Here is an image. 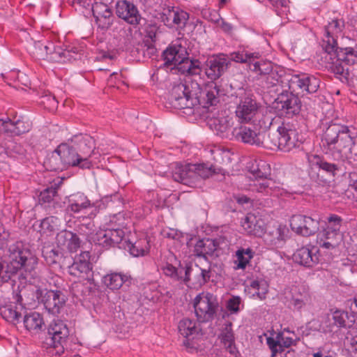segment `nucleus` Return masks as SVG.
Returning <instances> with one entry per match:
<instances>
[{"label": "nucleus", "mask_w": 357, "mask_h": 357, "mask_svg": "<svg viewBox=\"0 0 357 357\" xmlns=\"http://www.w3.org/2000/svg\"><path fill=\"white\" fill-rule=\"evenodd\" d=\"M8 252L9 262L0 256V283L15 281L19 271L23 269L30 273L38 264L37 257L21 241L10 245Z\"/></svg>", "instance_id": "1"}, {"label": "nucleus", "mask_w": 357, "mask_h": 357, "mask_svg": "<svg viewBox=\"0 0 357 357\" xmlns=\"http://www.w3.org/2000/svg\"><path fill=\"white\" fill-rule=\"evenodd\" d=\"M255 177L250 184V189L264 196H278L282 189L275 181L268 178L271 174L270 165L264 160H255L248 167Z\"/></svg>", "instance_id": "2"}, {"label": "nucleus", "mask_w": 357, "mask_h": 357, "mask_svg": "<svg viewBox=\"0 0 357 357\" xmlns=\"http://www.w3.org/2000/svg\"><path fill=\"white\" fill-rule=\"evenodd\" d=\"M303 142V137L297 130L292 128L288 124H282L275 132L267 133L266 149L271 150L278 149L289 152L298 148Z\"/></svg>", "instance_id": "3"}, {"label": "nucleus", "mask_w": 357, "mask_h": 357, "mask_svg": "<svg viewBox=\"0 0 357 357\" xmlns=\"http://www.w3.org/2000/svg\"><path fill=\"white\" fill-rule=\"evenodd\" d=\"M45 163L51 171H63L69 167L81 168V161L70 139L60 144Z\"/></svg>", "instance_id": "4"}, {"label": "nucleus", "mask_w": 357, "mask_h": 357, "mask_svg": "<svg viewBox=\"0 0 357 357\" xmlns=\"http://www.w3.org/2000/svg\"><path fill=\"white\" fill-rule=\"evenodd\" d=\"M218 173L215 168L206 164H180V193L188 192L183 187H195L199 178L206 179Z\"/></svg>", "instance_id": "5"}, {"label": "nucleus", "mask_w": 357, "mask_h": 357, "mask_svg": "<svg viewBox=\"0 0 357 357\" xmlns=\"http://www.w3.org/2000/svg\"><path fill=\"white\" fill-rule=\"evenodd\" d=\"M68 2L77 9L83 7L91 10L98 29L107 30L113 24L114 16L112 8L106 3L93 0H68Z\"/></svg>", "instance_id": "6"}, {"label": "nucleus", "mask_w": 357, "mask_h": 357, "mask_svg": "<svg viewBox=\"0 0 357 357\" xmlns=\"http://www.w3.org/2000/svg\"><path fill=\"white\" fill-rule=\"evenodd\" d=\"M281 82L286 90L297 96L304 92L314 93L317 91L320 84L319 79L307 74L284 75Z\"/></svg>", "instance_id": "7"}, {"label": "nucleus", "mask_w": 357, "mask_h": 357, "mask_svg": "<svg viewBox=\"0 0 357 357\" xmlns=\"http://www.w3.org/2000/svg\"><path fill=\"white\" fill-rule=\"evenodd\" d=\"M307 160L312 169H318L316 177L312 175V178L321 185H325L333 181L341 170L338 163L328 162L323 156L316 154L308 155Z\"/></svg>", "instance_id": "8"}, {"label": "nucleus", "mask_w": 357, "mask_h": 357, "mask_svg": "<svg viewBox=\"0 0 357 357\" xmlns=\"http://www.w3.org/2000/svg\"><path fill=\"white\" fill-rule=\"evenodd\" d=\"M69 335V330L66 324L56 320L51 323L47 328V333L43 342L46 349H53L56 355L64 352V344Z\"/></svg>", "instance_id": "9"}, {"label": "nucleus", "mask_w": 357, "mask_h": 357, "mask_svg": "<svg viewBox=\"0 0 357 357\" xmlns=\"http://www.w3.org/2000/svg\"><path fill=\"white\" fill-rule=\"evenodd\" d=\"M286 89V88L280 89L273 105L279 116L289 119L300 113L301 102L297 95Z\"/></svg>", "instance_id": "10"}, {"label": "nucleus", "mask_w": 357, "mask_h": 357, "mask_svg": "<svg viewBox=\"0 0 357 357\" xmlns=\"http://www.w3.org/2000/svg\"><path fill=\"white\" fill-rule=\"evenodd\" d=\"M70 139L81 161V169H90L93 165L91 158L96 153L93 138L88 135L79 134Z\"/></svg>", "instance_id": "11"}, {"label": "nucleus", "mask_w": 357, "mask_h": 357, "mask_svg": "<svg viewBox=\"0 0 357 357\" xmlns=\"http://www.w3.org/2000/svg\"><path fill=\"white\" fill-rule=\"evenodd\" d=\"M218 307L217 296L208 292L199 294L195 299V311L198 319L202 322L213 320Z\"/></svg>", "instance_id": "12"}, {"label": "nucleus", "mask_w": 357, "mask_h": 357, "mask_svg": "<svg viewBox=\"0 0 357 357\" xmlns=\"http://www.w3.org/2000/svg\"><path fill=\"white\" fill-rule=\"evenodd\" d=\"M200 72V61L195 59L190 48V42L180 37V74L192 76L199 75Z\"/></svg>", "instance_id": "13"}, {"label": "nucleus", "mask_w": 357, "mask_h": 357, "mask_svg": "<svg viewBox=\"0 0 357 357\" xmlns=\"http://www.w3.org/2000/svg\"><path fill=\"white\" fill-rule=\"evenodd\" d=\"M267 133L261 132L253 125L241 126L233 130V135L238 141L264 148L267 142Z\"/></svg>", "instance_id": "14"}, {"label": "nucleus", "mask_w": 357, "mask_h": 357, "mask_svg": "<svg viewBox=\"0 0 357 357\" xmlns=\"http://www.w3.org/2000/svg\"><path fill=\"white\" fill-rule=\"evenodd\" d=\"M230 66L227 54L220 53L207 59L204 63V70L208 79L215 81L222 76Z\"/></svg>", "instance_id": "15"}, {"label": "nucleus", "mask_w": 357, "mask_h": 357, "mask_svg": "<svg viewBox=\"0 0 357 357\" xmlns=\"http://www.w3.org/2000/svg\"><path fill=\"white\" fill-rule=\"evenodd\" d=\"M181 90L183 95L180 96V110L183 109V113L190 115L194 113L193 107L199 102V85L196 82L185 81V83H180Z\"/></svg>", "instance_id": "16"}, {"label": "nucleus", "mask_w": 357, "mask_h": 357, "mask_svg": "<svg viewBox=\"0 0 357 357\" xmlns=\"http://www.w3.org/2000/svg\"><path fill=\"white\" fill-rule=\"evenodd\" d=\"M259 105L250 93L244 92L239 98V102L236 109V115L241 122L248 123L256 115Z\"/></svg>", "instance_id": "17"}, {"label": "nucleus", "mask_w": 357, "mask_h": 357, "mask_svg": "<svg viewBox=\"0 0 357 357\" xmlns=\"http://www.w3.org/2000/svg\"><path fill=\"white\" fill-rule=\"evenodd\" d=\"M344 27L342 20L335 19L325 26V34L323 39V48L327 56H331L332 52L337 45V38L341 34Z\"/></svg>", "instance_id": "18"}, {"label": "nucleus", "mask_w": 357, "mask_h": 357, "mask_svg": "<svg viewBox=\"0 0 357 357\" xmlns=\"http://www.w3.org/2000/svg\"><path fill=\"white\" fill-rule=\"evenodd\" d=\"M66 298L61 291L43 289L40 303H43L46 310L52 314H59L65 305Z\"/></svg>", "instance_id": "19"}, {"label": "nucleus", "mask_w": 357, "mask_h": 357, "mask_svg": "<svg viewBox=\"0 0 357 357\" xmlns=\"http://www.w3.org/2000/svg\"><path fill=\"white\" fill-rule=\"evenodd\" d=\"M90 257L89 252H82L75 258L74 262L68 266V273L70 275L77 278L82 277L87 280H91L93 277V265L89 261Z\"/></svg>", "instance_id": "20"}, {"label": "nucleus", "mask_w": 357, "mask_h": 357, "mask_svg": "<svg viewBox=\"0 0 357 357\" xmlns=\"http://www.w3.org/2000/svg\"><path fill=\"white\" fill-rule=\"evenodd\" d=\"M116 13L119 17L130 24H139L142 21H145L139 14L135 5L130 1H118L116 5Z\"/></svg>", "instance_id": "21"}, {"label": "nucleus", "mask_w": 357, "mask_h": 357, "mask_svg": "<svg viewBox=\"0 0 357 357\" xmlns=\"http://www.w3.org/2000/svg\"><path fill=\"white\" fill-rule=\"evenodd\" d=\"M198 333L196 321L187 318L180 321V335L184 337L183 345L187 350L191 351L197 348V343L195 339Z\"/></svg>", "instance_id": "22"}, {"label": "nucleus", "mask_w": 357, "mask_h": 357, "mask_svg": "<svg viewBox=\"0 0 357 357\" xmlns=\"http://www.w3.org/2000/svg\"><path fill=\"white\" fill-rule=\"evenodd\" d=\"M96 236V237H93V241L107 249L121 243L124 239L125 232L123 229L119 228L109 229L97 233Z\"/></svg>", "instance_id": "23"}, {"label": "nucleus", "mask_w": 357, "mask_h": 357, "mask_svg": "<svg viewBox=\"0 0 357 357\" xmlns=\"http://www.w3.org/2000/svg\"><path fill=\"white\" fill-rule=\"evenodd\" d=\"M194 252L197 257L206 260L215 259L220 255L219 242L217 239L208 238L200 239L196 243Z\"/></svg>", "instance_id": "24"}, {"label": "nucleus", "mask_w": 357, "mask_h": 357, "mask_svg": "<svg viewBox=\"0 0 357 357\" xmlns=\"http://www.w3.org/2000/svg\"><path fill=\"white\" fill-rule=\"evenodd\" d=\"M288 233L289 229L286 226L279 225L264 233V240L266 244L273 249L282 248L286 242Z\"/></svg>", "instance_id": "25"}, {"label": "nucleus", "mask_w": 357, "mask_h": 357, "mask_svg": "<svg viewBox=\"0 0 357 357\" xmlns=\"http://www.w3.org/2000/svg\"><path fill=\"white\" fill-rule=\"evenodd\" d=\"M57 188L51 186L40 192L39 195V203L44 204L46 211L50 214H55L58 209L61 208L59 202L57 201Z\"/></svg>", "instance_id": "26"}, {"label": "nucleus", "mask_w": 357, "mask_h": 357, "mask_svg": "<svg viewBox=\"0 0 357 357\" xmlns=\"http://www.w3.org/2000/svg\"><path fill=\"white\" fill-rule=\"evenodd\" d=\"M317 252L318 249L315 247H312V248L302 247L298 249L293 255V259L296 263L301 265L312 267L319 261V257L317 255Z\"/></svg>", "instance_id": "27"}, {"label": "nucleus", "mask_w": 357, "mask_h": 357, "mask_svg": "<svg viewBox=\"0 0 357 357\" xmlns=\"http://www.w3.org/2000/svg\"><path fill=\"white\" fill-rule=\"evenodd\" d=\"M42 291L43 289L29 284L21 289L19 294H17L14 298L17 303L23 304L25 307V305H31L36 301L40 303Z\"/></svg>", "instance_id": "28"}, {"label": "nucleus", "mask_w": 357, "mask_h": 357, "mask_svg": "<svg viewBox=\"0 0 357 357\" xmlns=\"http://www.w3.org/2000/svg\"><path fill=\"white\" fill-rule=\"evenodd\" d=\"M70 204L68 206V210L73 213H79L82 211L92 208V211L89 214V217L92 218L94 217L97 212V208L95 207L94 204H91V201L82 193H78L74 195L70 199Z\"/></svg>", "instance_id": "29"}, {"label": "nucleus", "mask_w": 357, "mask_h": 357, "mask_svg": "<svg viewBox=\"0 0 357 357\" xmlns=\"http://www.w3.org/2000/svg\"><path fill=\"white\" fill-rule=\"evenodd\" d=\"M348 318L347 313L343 310H337L328 314L324 321V326L321 325L319 328V331L323 333L332 332L333 327L337 328L345 327L346 320Z\"/></svg>", "instance_id": "30"}, {"label": "nucleus", "mask_w": 357, "mask_h": 357, "mask_svg": "<svg viewBox=\"0 0 357 357\" xmlns=\"http://www.w3.org/2000/svg\"><path fill=\"white\" fill-rule=\"evenodd\" d=\"M25 312L23 304L15 302H10L0 307V314L7 321L14 324L17 323L22 314Z\"/></svg>", "instance_id": "31"}, {"label": "nucleus", "mask_w": 357, "mask_h": 357, "mask_svg": "<svg viewBox=\"0 0 357 357\" xmlns=\"http://www.w3.org/2000/svg\"><path fill=\"white\" fill-rule=\"evenodd\" d=\"M347 130V126L339 124H333L329 126L322 136L321 142L323 146L324 147L326 146L329 149H333L335 144H337L338 137H340L342 131Z\"/></svg>", "instance_id": "32"}, {"label": "nucleus", "mask_w": 357, "mask_h": 357, "mask_svg": "<svg viewBox=\"0 0 357 357\" xmlns=\"http://www.w3.org/2000/svg\"><path fill=\"white\" fill-rule=\"evenodd\" d=\"M178 54V49L176 45H169L163 51L162 57L164 60V67L167 71L173 74L178 72V62L176 56Z\"/></svg>", "instance_id": "33"}, {"label": "nucleus", "mask_w": 357, "mask_h": 357, "mask_svg": "<svg viewBox=\"0 0 357 357\" xmlns=\"http://www.w3.org/2000/svg\"><path fill=\"white\" fill-rule=\"evenodd\" d=\"M243 229L250 235L261 236L264 233V222L253 214H248L242 222Z\"/></svg>", "instance_id": "34"}, {"label": "nucleus", "mask_w": 357, "mask_h": 357, "mask_svg": "<svg viewBox=\"0 0 357 357\" xmlns=\"http://www.w3.org/2000/svg\"><path fill=\"white\" fill-rule=\"evenodd\" d=\"M208 125L216 135H223L229 128V119L223 112L218 113L217 116L210 117Z\"/></svg>", "instance_id": "35"}, {"label": "nucleus", "mask_w": 357, "mask_h": 357, "mask_svg": "<svg viewBox=\"0 0 357 357\" xmlns=\"http://www.w3.org/2000/svg\"><path fill=\"white\" fill-rule=\"evenodd\" d=\"M56 241L59 244L65 245L67 244V248L70 252H74L80 246V240L77 235L70 231H62L57 234Z\"/></svg>", "instance_id": "36"}, {"label": "nucleus", "mask_w": 357, "mask_h": 357, "mask_svg": "<svg viewBox=\"0 0 357 357\" xmlns=\"http://www.w3.org/2000/svg\"><path fill=\"white\" fill-rule=\"evenodd\" d=\"M335 56L336 58L344 61L347 65H354L357 63V50L351 47L340 48L335 47V50L332 52L330 59H332V56ZM327 55L326 59H327Z\"/></svg>", "instance_id": "37"}, {"label": "nucleus", "mask_w": 357, "mask_h": 357, "mask_svg": "<svg viewBox=\"0 0 357 357\" xmlns=\"http://www.w3.org/2000/svg\"><path fill=\"white\" fill-rule=\"evenodd\" d=\"M26 329L33 333H38L44 326V321L42 316L36 312H30L24 315L23 319Z\"/></svg>", "instance_id": "38"}, {"label": "nucleus", "mask_w": 357, "mask_h": 357, "mask_svg": "<svg viewBox=\"0 0 357 357\" xmlns=\"http://www.w3.org/2000/svg\"><path fill=\"white\" fill-rule=\"evenodd\" d=\"M79 57L78 49L75 47H68L65 50L61 48L54 49L50 59L56 60L60 62L71 61L76 60Z\"/></svg>", "instance_id": "39"}, {"label": "nucleus", "mask_w": 357, "mask_h": 357, "mask_svg": "<svg viewBox=\"0 0 357 357\" xmlns=\"http://www.w3.org/2000/svg\"><path fill=\"white\" fill-rule=\"evenodd\" d=\"M221 341L224 344L226 349L233 355L237 353V350L234 344V335L232 331V324L227 322L225 324L221 333Z\"/></svg>", "instance_id": "40"}, {"label": "nucleus", "mask_w": 357, "mask_h": 357, "mask_svg": "<svg viewBox=\"0 0 357 357\" xmlns=\"http://www.w3.org/2000/svg\"><path fill=\"white\" fill-rule=\"evenodd\" d=\"M268 285L264 280H252L247 284L245 291H248L252 296H257L260 299H264L268 292Z\"/></svg>", "instance_id": "41"}, {"label": "nucleus", "mask_w": 357, "mask_h": 357, "mask_svg": "<svg viewBox=\"0 0 357 357\" xmlns=\"http://www.w3.org/2000/svg\"><path fill=\"white\" fill-rule=\"evenodd\" d=\"M127 279L128 277L121 273H110L102 277V282L109 289L117 290L122 287Z\"/></svg>", "instance_id": "42"}, {"label": "nucleus", "mask_w": 357, "mask_h": 357, "mask_svg": "<svg viewBox=\"0 0 357 357\" xmlns=\"http://www.w3.org/2000/svg\"><path fill=\"white\" fill-rule=\"evenodd\" d=\"M329 70L333 73L335 77L339 79L343 83H348L349 80V71L348 68H345L342 64V61L337 59L328 62V65L326 66Z\"/></svg>", "instance_id": "43"}, {"label": "nucleus", "mask_w": 357, "mask_h": 357, "mask_svg": "<svg viewBox=\"0 0 357 357\" xmlns=\"http://www.w3.org/2000/svg\"><path fill=\"white\" fill-rule=\"evenodd\" d=\"M259 56V53H250L244 50L233 52L227 54L228 60L230 62L233 61L237 63H248L249 66L254 60L258 59Z\"/></svg>", "instance_id": "44"}, {"label": "nucleus", "mask_w": 357, "mask_h": 357, "mask_svg": "<svg viewBox=\"0 0 357 357\" xmlns=\"http://www.w3.org/2000/svg\"><path fill=\"white\" fill-rule=\"evenodd\" d=\"M284 77V75H280L276 71H273V73L267 75L264 77V87L270 89V92L274 91L278 93L280 91V89H284L283 84L282 83V80Z\"/></svg>", "instance_id": "45"}, {"label": "nucleus", "mask_w": 357, "mask_h": 357, "mask_svg": "<svg viewBox=\"0 0 357 357\" xmlns=\"http://www.w3.org/2000/svg\"><path fill=\"white\" fill-rule=\"evenodd\" d=\"M0 123L1 126L3 128L5 136H17L26 132L25 130L21 129L20 126L23 124V122L20 121L13 122L10 119L6 121L0 119Z\"/></svg>", "instance_id": "46"}, {"label": "nucleus", "mask_w": 357, "mask_h": 357, "mask_svg": "<svg viewBox=\"0 0 357 357\" xmlns=\"http://www.w3.org/2000/svg\"><path fill=\"white\" fill-rule=\"evenodd\" d=\"M324 238L325 241L320 245L321 247L330 249L335 248L342 239L340 231L324 230L321 240Z\"/></svg>", "instance_id": "47"}, {"label": "nucleus", "mask_w": 357, "mask_h": 357, "mask_svg": "<svg viewBox=\"0 0 357 357\" xmlns=\"http://www.w3.org/2000/svg\"><path fill=\"white\" fill-rule=\"evenodd\" d=\"M42 255L48 265L60 263L63 257L62 252L58 248L52 246L44 247L42 250Z\"/></svg>", "instance_id": "48"}, {"label": "nucleus", "mask_w": 357, "mask_h": 357, "mask_svg": "<svg viewBox=\"0 0 357 357\" xmlns=\"http://www.w3.org/2000/svg\"><path fill=\"white\" fill-rule=\"evenodd\" d=\"M354 144V137L352 136L350 130L347 127V130H343L340 137H338L337 144L333 149L338 151H342L344 149L351 150Z\"/></svg>", "instance_id": "49"}, {"label": "nucleus", "mask_w": 357, "mask_h": 357, "mask_svg": "<svg viewBox=\"0 0 357 357\" xmlns=\"http://www.w3.org/2000/svg\"><path fill=\"white\" fill-rule=\"evenodd\" d=\"M220 94L221 91L216 84L213 83L211 86H208L204 99L205 107H208L210 106L216 105L220 102Z\"/></svg>", "instance_id": "50"}, {"label": "nucleus", "mask_w": 357, "mask_h": 357, "mask_svg": "<svg viewBox=\"0 0 357 357\" xmlns=\"http://www.w3.org/2000/svg\"><path fill=\"white\" fill-rule=\"evenodd\" d=\"M254 252L250 248H241L236 252L237 259L235 261L236 268L244 269L253 257Z\"/></svg>", "instance_id": "51"}, {"label": "nucleus", "mask_w": 357, "mask_h": 357, "mask_svg": "<svg viewBox=\"0 0 357 357\" xmlns=\"http://www.w3.org/2000/svg\"><path fill=\"white\" fill-rule=\"evenodd\" d=\"M54 46L52 43L47 45L38 41L34 43L33 54L39 59H47L49 54H50V56H52L53 52H52V50Z\"/></svg>", "instance_id": "52"}, {"label": "nucleus", "mask_w": 357, "mask_h": 357, "mask_svg": "<svg viewBox=\"0 0 357 357\" xmlns=\"http://www.w3.org/2000/svg\"><path fill=\"white\" fill-rule=\"evenodd\" d=\"M250 69L255 73L264 76L274 71L273 70L272 63L267 61H255V60H254V61L250 63Z\"/></svg>", "instance_id": "53"}, {"label": "nucleus", "mask_w": 357, "mask_h": 357, "mask_svg": "<svg viewBox=\"0 0 357 357\" xmlns=\"http://www.w3.org/2000/svg\"><path fill=\"white\" fill-rule=\"evenodd\" d=\"M58 100L55 96L50 92L44 91L40 96V104L42 105L45 109L54 112L58 107Z\"/></svg>", "instance_id": "54"}, {"label": "nucleus", "mask_w": 357, "mask_h": 357, "mask_svg": "<svg viewBox=\"0 0 357 357\" xmlns=\"http://www.w3.org/2000/svg\"><path fill=\"white\" fill-rule=\"evenodd\" d=\"M165 106L172 112H176L178 106V87L174 84L169 91Z\"/></svg>", "instance_id": "55"}, {"label": "nucleus", "mask_w": 357, "mask_h": 357, "mask_svg": "<svg viewBox=\"0 0 357 357\" xmlns=\"http://www.w3.org/2000/svg\"><path fill=\"white\" fill-rule=\"evenodd\" d=\"M310 298L307 294H303L298 295H293L289 301V305L294 307V310L301 311L306 305L310 304Z\"/></svg>", "instance_id": "56"}, {"label": "nucleus", "mask_w": 357, "mask_h": 357, "mask_svg": "<svg viewBox=\"0 0 357 357\" xmlns=\"http://www.w3.org/2000/svg\"><path fill=\"white\" fill-rule=\"evenodd\" d=\"M147 243L144 239H140L134 243L130 242L128 244V248L130 254L134 257L144 256L148 252L147 248L145 245Z\"/></svg>", "instance_id": "57"}, {"label": "nucleus", "mask_w": 357, "mask_h": 357, "mask_svg": "<svg viewBox=\"0 0 357 357\" xmlns=\"http://www.w3.org/2000/svg\"><path fill=\"white\" fill-rule=\"evenodd\" d=\"M306 216L303 215H294L290 220L291 229L297 234L303 236V231L305 224Z\"/></svg>", "instance_id": "58"}, {"label": "nucleus", "mask_w": 357, "mask_h": 357, "mask_svg": "<svg viewBox=\"0 0 357 357\" xmlns=\"http://www.w3.org/2000/svg\"><path fill=\"white\" fill-rule=\"evenodd\" d=\"M319 229V221L310 217L306 216L305 224L303 231V236H309L314 234Z\"/></svg>", "instance_id": "59"}, {"label": "nucleus", "mask_w": 357, "mask_h": 357, "mask_svg": "<svg viewBox=\"0 0 357 357\" xmlns=\"http://www.w3.org/2000/svg\"><path fill=\"white\" fill-rule=\"evenodd\" d=\"M280 334H278L276 340L273 337H268L266 339V344L271 351V357H275L278 353L283 352V349L280 346Z\"/></svg>", "instance_id": "60"}, {"label": "nucleus", "mask_w": 357, "mask_h": 357, "mask_svg": "<svg viewBox=\"0 0 357 357\" xmlns=\"http://www.w3.org/2000/svg\"><path fill=\"white\" fill-rule=\"evenodd\" d=\"M195 27L193 22H189V14L180 10V29H183L188 33L192 31Z\"/></svg>", "instance_id": "61"}, {"label": "nucleus", "mask_w": 357, "mask_h": 357, "mask_svg": "<svg viewBox=\"0 0 357 357\" xmlns=\"http://www.w3.org/2000/svg\"><path fill=\"white\" fill-rule=\"evenodd\" d=\"M342 218L337 215H331L328 218L327 227L324 230L340 231L342 227Z\"/></svg>", "instance_id": "62"}, {"label": "nucleus", "mask_w": 357, "mask_h": 357, "mask_svg": "<svg viewBox=\"0 0 357 357\" xmlns=\"http://www.w3.org/2000/svg\"><path fill=\"white\" fill-rule=\"evenodd\" d=\"M57 218L54 216H50L44 218L40 222V227L44 231H54L57 226Z\"/></svg>", "instance_id": "63"}, {"label": "nucleus", "mask_w": 357, "mask_h": 357, "mask_svg": "<svg viewBox=\"0 0 357 357\" xmlns=\"http://www.w3.org/2000/svg\"><path fill=\"white\" fill-rule=\"evenodd\" d=\"M163 273L174 280H178V274L177 268L172 264L167 262L166 264L162 267Z\"/></svg>", "instance_id": "64"}]
</instances>
